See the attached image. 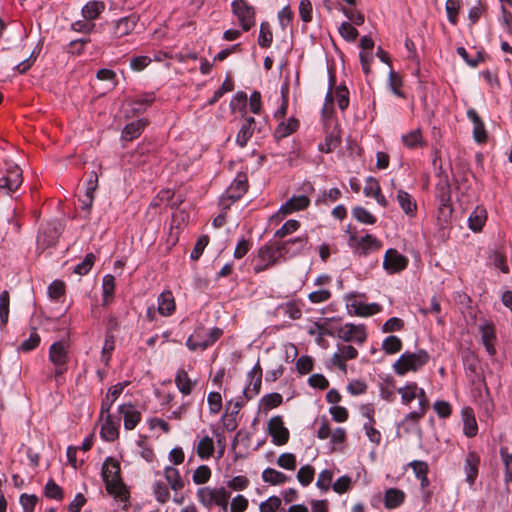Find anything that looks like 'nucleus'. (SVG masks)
I'll use <instances>...</instances> for the list:
<instances>
[{
  "mask_svg": "<svg viewBox=\"0 0 512 512\" xmlns=\"http://www.w3.org/2000/svg\"><path fill=\"white\" fill-rule=\"evenodd\" d=\"M429 360V355L424 350L414 353L406 352L402 354L394 363L393 367L398 375H405L409 371H417Z\"/></svg>",
  "mask_w": 512,
  "mask_h": 512,
  "instance_id": "obj_1",
  "label": "nucleus"
},
{
  "mask_svg": "<svg viewBox=\"0 0 512 512\" xmlns=\"http://www.w3.org/2000/svg\"><path fill=\"white\" fill-rule=\"evenodd\" d=\"M221 335L222 330L220 328L215 327L209 331H206L203 327H198L194 334L189 336L187 339L186 346L191 351H196L198 349L205 350L207 347L217 341Z\"/></svg>",
  "mask_w": 512,
  "mask_h": 512,
  "instance_id": "obj_2",
  "label": "nucleus"
},
{
  "mask_svg": "<svg viewBox=\"0 0 512 512\" xmlns=\"http://www.w3.org/2000/svg\"><path fill=\"white\" fill-rule=\"evenodd\" d=\"M68 344L65 341L55 342L49 349V360L55 366V377L63 375L67 370Z\"/></svg>",
  "mask_w": 512,
  "mask_h": 512,
  "instance_id": "obj_3",
  "label": "nucleus"
},
{
  "mask_svg": "<svg viewBox=\"0 0 512 512\" xmlns=\"http://www.w3.org/2000/svg\"><path fill=\"white\" fill-rule=\"evenodd\" d=\"M232 11L237 17L244 31L250 30L255 24V11L244 0H234L232 3Z\"/></svg>",
  "mask_w": 512,
  "mask_h": 512,
  "instance_id": "obj_4",
  "label": "nucleus"
},
{
  "mask_svg": "<svg viewBox=\"0 0 512 512\" xmlns=\"http://www.w3.org/2000/svg\"><path fill=\"white\" fill-rule=\"evenodd\" d=\"M336 335L345 342H355L359 345L366 340L367 334L364 325H355L347 323L337 329Z\"/></svg>",
  "mask_w": 512,
  "mask_h": 512,
  "instance_id": "obj_5",
  "label": "nucleus"
},
{
  "mask_svg": "<svg viewBox=\"0 0 512 512\" xmlns=\"http://www.w3.org/2000/svg\"><path fill=\"white\" fill-rule=\"evenodd\" d=\"M289 243L290 242L279 243L275 247L264 246L259 250V258L270 267L276 264L280 257L289 254Z\"/></svg>",
  "mask_w": 512,
  "mask_h": 512,
  "instance_id": "obj_6",
  "label": "nucleus"
},
{
  "mask_svg": "<svg viewBox=\"0 0 512 512\" xmlns=\"http://www.w3.org/2000/svg\"><path fill=\"white\" fill-rule=\"evenodd\" d=\"M268 433L272 437V442L277 446H282L289 440V431L284 426L281 416H274L269 420Z\"/></svg>",
  "mask_w": 512,
  "mask_h": 512,
  "instance_id": "obj_7",
  "label": "nucleus"
},
{
  "mask_svg": "<svg viewBox=\"0 0 512 512\" xmlns=\"http://www.w3.org/2000/svg\"><path fill=\"white\" fill-rule=\"evenodd\" d=\"M61 224L59 222H50L44 227L37 237L38 246L42 249L56 244L61 234Z\"/></svg>",
  "mask_w": 512,
  "mask_h": 512,
  "instance_id": "obj_8",
  "label": "nucleus"
},
{
  "mask_svg": "<svg viewBox=\"0 0 512 512\" xmlns=\"http://www.w3.org/2000/svg\"><path fill=\"white\" fill-rule=\"evenodd\" d=\"M337 348V352L333 354L330 361L333 366L345 373L347 371L346 361L357 358L358 351L351 345H338Z\"/></svg>",
  "mask_w": 512,
  "mask_h": 512,
  "instance_id": "obj_9",
  "label": "nucleus"
},
{
  "mask_svg": "<svg viewBox=\"0 0 512 512\" xmlns=\"http://www.w3.org/2000/svg\"><path fill=\"white\" fill-rule=\"evenodd\" d=\"M408 259L395 249L386 251L383 266L389 273H397L406 268Z\"/></svg>",
  "mask_w": 512,
  "mask_h": 512,
  "instance_id": "obj_10",
  "label": "nucleus"
},
{
  "mask_svg": "<svg viewBox=\"0 0 512 512\" xmlns=\"http://www.w3.org/2000/svg\"><path fill=\"white\" fill-rule=\"evenodd\" d=\"M22 182V171L15 165L8 168L6 175L0 178V188L5 189L7 193H12L21 186Z\"/></svg>",
  "mask_w": 512,
  "mask_h": 512,
  "instance_id": "obj_11",
  "label": "nucleus"
},
{
  "mask_svg": "<svg viewBox=\"0 0 512 512\" xmlns=\"http://www.w3.org/2000/svg\"><path fill=\"white\" fill-rule=\"evenodd\" d=\"M138 18L134 15L123 17L115 22L113 37L116 39L129 35L136 27Z\"/></svg>",
  "mask_w": 512,
  "mask_h": 512,
  "instance_id": "obj_12",
  "label": "nucleus"
},
{
  "mask_svg": "<svg viewBox=\"0 0 512 512\" xmlns=\"http://www.w3.org/2000/svg\"><path fill=\"white\" fill-rule=\"evenodd\" d=\"M119 412L124 417V427L127 430H132L141 420V414L135 409L132 404H123L119 407Z\"/></svg>",
  "mask_w": 512,
  "mask_h": 512,
  "instance_id": "obj_13",
  "label": "nucleus"
},
{
  "mask_svg": "<svg viewBox=\"0 0 512 512\" xmlns=\"http://www.w3.org/2000/svg\"><path fill=\"white\" fill-rule=\"evenodd\" d=\"M479 330L481 333L482 343L484 344L487 352L490 355H494L496 352L494 346L496 336L493 324L490 322H484L483 324L480 325Z\"/></svg>",
  "mask_w": 512,
  "mask_h": 512,
  "instance_id": "obj_14",
  "label": "nucleus"
},
{
  "mask_svg": "<svg viewBox=\"0 0 512 512\" xmlns=\"http://www.w3.org/2000/svg\"><path fill=\"white\" fill-rule=\"evenodd\" d=\"M480 464V457L475 452H469L465 459V473H466V481L473 485L477 475H478V467Z\"/></svg>",
  "mask_w": 512,
  "mask_h": 512,
  "instance_id": "obj_15",
  "label": "nucleus"
},
{
  "mask_svg": "<svg viewBox=\"0 0 512 512\" xmlns=\"http://www.w3.org/2000/svg\"><path fill=\"white\" fill-rule=\"evenodd\" d=\"M310 200L305 195L294 196L281 206L279 212L283 215L291 214L295 211L303 210L308 207Z\"/></svg>",
  "mask_w": 512,
  "mask_h": 512,
  "instance_id": "obj_16",
  "label": "nucleus"
},
{
  "mask_svg": "<svg viewBox=\"0 0 512 512\" xmlns=\"http://www.w3.org/2000/svg\"><path fill=\"white\" fill-rule=\"evenodd\" d=\"M249 377L251 379L252 388L247 387L243 390V394L247 400L257 395L261 388L262 383V370L259 365H256L250 372Z\"/></svg>",
  "mask_w": 512,
  "mask_h": 512,
  "instance_id": "obj_17",
  "label": "nucleus"
},
{
  "mask_svg": "<svg viewBox=\"0 0 512 512\" xmlns=\"http://www.w3.org/2000/svg\"><path fill=\"white\" fill-rule=\"evenodd\" d=\"M255 125L256 123L253 117H248L244 120L236 136V143L240 147L243 148L247 145L255 130Z\"/></svg>",
  "mask_w": 512,
  "mask_h": 512,
  "instance_id": "obj_18",
  "label": "nucleus"
},
{
  "mask_svg": "<svg viewBox=\"0 0 512 512\" xmlns=\"http://www.w3.org/2000/svg\"><path fill=\"white\" fill-rule=\"evenodd\" d=\"M147 121L145 119H138L128 123L122 131V139L125 141H132L140 136L145 129Z\"/></svg>",
  "mask_w": 512,
  "mask_h": 512,
  "instance_id": "obj_19",
  "label": "nucleus"
},
{
  "mask_svg": "<svg viewBox=\"0 0 512 512\" xmlns=\"http://www.w3.org/2000/svg\"><path fill=\"white\" fill-rule=\"evenodd\" d=\"M381 247L380 242L370 234L363 236L356 243V252L360 255H366L372 251H376Z\"/></svg>",
  "mask_w": 512,
  "mask_h": 512,
  "instance_id": "obj_20",
  "label": "nucleus"
},
{
  "mask_svg": "<svg viewBox=\"0 0 512 512\" xmlns=\"http://www.w3.org/2000/svg\"><path fill=\"white\" fill-rule=\"evenodd\" d=\"M100 435L105 441L109 442L114 441L115 439L118 438V424L112 419V416L110 414H107L105 417V420L101 427Z\"/></svg>",
  "mask_w": 512,
  "mask_h": 512,
  "instance_id": "obj_21",
  "label": "nucleus"
},
{
  "mask_svg": "<svg viewBox=\"0 0 512 512\" xmlns=\"http://www.w3.org/2000/svg\"><path fill=\"white\" fill-rule=\"evenodd\" d=\"M175 310V301L170 291L162 292L158 297L157 311L163 316L171 315Z\"/></svg>",
  "mask_w": 512,
  "mask_h": 512,
  "instance_id": "obj_22",
  "label": "nucleus"
},
{
  "mask_svg": "<svg viewBox=\"0 0 512 512\" xmlns=\"http://www.w3.org/2000/svg\"><path fill=\"white\" fill-rule=\"evenodd\" d=\"M248 188L247 178L245 175H238L227 190L228 198L239 199Z\"/></svg>",
  "mask_w": 512,
  "mask_h": 512,
  "instance_id": "obj_23",
  "label": "nucleus"
},
{
  "mask_svg": "<svg viewBox=\"0 0 512 512\" xmlns=\"http://www.w3.org/2000/svg\"><path fill=\"white\" fill-rule=\"evenodd\" d=\"M299 127V122L295 118H289L287 122H281L275 129L274 136L277 140L288 137Z\"/></svg>",
  "mask_w": 512,
  "mask_h": 512,
  "instance_id": "obj_24",
  "label": "nucleus"
},
{
  "mask_svg": "<svg viewBox=\"0 0 512 512\" xmlns=\"http://www.w3.org/2000/svg\"><path fill=\"white\" fill-rule=\"evenodd\" d=\"M405 499V494L403 491L390 488L385 492L384 504L388 509H394L400 506Z\"/></svg>",
  "mask_w": 512,
  "mask_h": 512,
  "instance_id": "obj_25",
  "label": "nucleus"
},
{
  "mask_svg": "<svg viewBox=\"0 0 512 512\" xmlns=\"http://www.w3.org/2000/svg\"><path fill=\"white\" fill-rule=\"evenodd\" d=\"M105 9L102 1H90L82 9V15L85 20L92 21L96 19Z\"/></svg>",
  "mask_w": 512,
  "mask_h": 512,
  "instance_id": "obj_26",
  "label": "nucleus"
},
{
  "mask_svg": "<svg viewBox=\"0 0 512 512\" xmlns=\"http://www.w3.org/2000/svg\"><path fill=\"white\" fill-rule=\"evenodd\" d=\"M402 143L409 149H415L425 145L420 129H415L402 136Z\"/></svg>",
  "mask_w": 512,
  "mask_h": 512,
  "instance_id": "obj_27",
  "label": "nucleus"
},
{
  "mask_svg": "<svg viewBox=\"0 0 512 512\" xmlns=\"http://www.w3.org/2000/svg\"><path fill=\"white\" fill-rule=\"evenodd\" d=\"M397 201L402 208V210L409 216H413L416 212L417 205L416 202L412 200V197L400 189L397 192Z\"/></svg>",
  "mask_w": 512,
  "mask_h": 512,
  "instance_id": "obj_28",
  "label": "nucleus"
},
{
  "mask_svg": "<svg viewBox=\"0 0 512 512\" xmlns=\"http://www.w3.org/2000/svg\"><path fill=\"white\" fill-rule=\"evenodd\" d=\"M351 308L354 309V314L361 317H367L378 313L381 307L377 303L366 304L362 302H353Z\"/></svg>",
  "mask_w": 512,
  "mask_h": 512,
  "instance_id": "obj_29",
  "label": "nucleus"
},
{
  "mask_svg": "<svg viewBox=\"0 0 512 512\" xmlns=\"http://www.w3.org/2000/svg\"><path fill=\"white\" fill-rule=\"evenodd\" d=\"M106 490L109 494L113 495L114 497H118L121 500H125L126 497V490L124 487V484L121 480V477H118L116 479H109L105 482Z\"/></svg>",
  "mask_w": 512,
  "mask_h": 512,
  "instance_id": "obj_30",
  "label": "nucleus"
},
{
  "mask_svg": "<svg viewBox=\"0 0 512 512\" xmlns=\"http://www.w3.org/2000/svg\"><path fill=\"white\" fill-rule=\"evenodd\" d=\"M365 416L368 418V422L364 424L366 435L372 443L379 444L381 441V434L374 428L375 420L373 418V411L368 409Z\"/></svg>",
  "mask_w": 512,
  "mask_h": 512,
  "instance_id": "obj_31",
  "label": "nucleus"
},
{
  "mask_svg": "<svg viewBox=\"0 0 512 512\" xmlns=\"http://www.w3.org/2000/svg\"><path fill=\"white\" fill-rule=\"evenodd\" d=\"M463 421H464V434L467 437H474L477 434V423L475 420V417L473 415V412L471 409H465L463 411Z\"/></svg>",
  "mask_w": 512,
  "mask_h": 512,
  "instance_id": "obj_32",
  "label": "nucleus"
},
{
  "mask_svg": "<svg viewBox=\"0 0 512 512\" xmlns=\"http://www.w3.org/2000/svg\"><path fill=\"white\" fill-rule=\"evenodd\" d=\"M409 466L413 469L416 477L421 482V487L425 488L429 485L427 478L428 465L423 461H412Z\"/></svg>",
  "mask_w": 512,
  "mask_h": 512,
  "instance_id": "obj_33",
  "label": "nucleus"
},
{
  "mask_svg": "<svg viewBox=\"0 0 512 512\" xmlns=\"http://www.w3.org/2000/svg\"><path fill=\"white\" fill-rule=\"evenodd\" d=\"M102 476L104 482H106L109 479H116L120 477V466L118 462L114 461L111 458L106 460L102 467Z\"/></svg>",
  "mask_w": 512,
  "mask_h": 512,
  "instance_id": "obj_34",
  "label": "nucleus"
},
{
  "mask_svg": "<svg viewBox=\"0 0 512 512\" xmlns=\"http://www.w3.org/2000/svg\"><path fill=\"white\" fill-rule=\"evenodd\" d=\"M175 383L178 389L185 395H188L192 391L194 383L188 377L186 371L179 370L175 377Z\"/></svg>",
  "mask_w": 512,
  "mask_h": 512,
  "instance_id": "obj_35",
  "label": "nucleus"
},
{
  "mask_svg": "<svg viewBox=\"0 0 512 512\" xmlns=\"http://www.w3.org/2000/svg\"><path fill=\"white\" fill-rule=\"evenodd\" d=\"M469 227L477 232L480 231L486 221V211L482 208H476L469 216Z\"/></svg>",
  "mask_w": 512,
  "mask_h": 512,
  "instance_id": "obj_36",
  "label": "nucleus"
},
{
  "mask_svg": "<svg viewBox=\"0 0 512 512\" xmlns=\"http://www.w3.org/2000/svg\"><path fill=\"white\" fill-rule=\"evenodd\" d=\"M164 474L167 482L174 491H178L183 488V481L181 480L179 471L176 468L166 467Z\"/></svg>",
  "mask_w": 512,
  "mask_h": 512,
  "instance_id": "obj_37",
  "label": "nucleus"
},
{
  "mask_svg": "<svg viewBox=\"0 0 512 512\" xmlns=\"http://www.w3.org/2000/svg\"><path fill=\"white\" fill-rule=\"evenodd\" d=\"M214 452V442L209 436L203 437L197 445V454L200 458L206 459L212 456Z\"/></svg>",
  "mask_w": 512,
  "mask_h": 512,
  "instance_id": "obj_38",
  "label": "nucleus"
},
{
  "mask_svg": "<svg viewBox=\"0 0 512 512\" xmlns=\"http://www.w3.org/2000/svg\"><path fill=\"white\" fill-rule=\"evenodd\" d=\"M262 478L265 482L272 485L282 484L287 480V476L284 473L272 468L265 469L262 473Z\"/></svg>",
  "mask_w": 512,
  "mask_h": 512,
  "instance_id": "obj_39",
  "label": "nucleus"
},
{
  "mask_svg": "<svg viewBox=\"0 0 512 512\" xmlns=\"http://www.w3.org/2000/svg\"><path fill=\"white\" fill-rule=\"evenodd\" d=\"M500 456L505 467L504 482L508 485L512 482V454L507 448H501Z\"/></svg>",
  "mask_w": 512,
  "mask_h": 512,
  "instance_id": "obj_40",
  "label": "nucleus"
},
{
  "mask_svg": "<svg viewBox=\"0 0 512 512\" xmlns=\"http://www.w3.org/2000/svg\"><path fill=\"white\" fill-rule=\"evenodd\" d=\"M91 176L93 177V179L91 178L88 182V187H87L86 193H85L86 200H83V204H84L83 208L84 209L91 208L92 203H93V198H94V192L97 189L98 176L95 172H93Z\"/></svg>",
  "mask_w": 512,
  "mask_h": 512,
  "instance_id": "obj_41",
  "label": "nucleus"
},
{
  "mask_svg": "<svg viewBox=\"0 0 512 512\" xmlns=\"http://www.w3.org/2000/svg\"><path fill=\"white\" fill-rule=\"evenodd\" d=\"M398 393L401 395L402 402L409 404L418 395V386L416 383H409L405 387L399 388Z\"/></svg>",
  "mask_w": 512,
  "mask_h": 512,
  "instance_id": "obj_42",
  "label": "nucleus"
},
{
  "mask_svg": "<svg viewBox=\"0 0 512 512\" xmlns=\"http://www.w3.org/2000/svg\"><path fill=\"white\" fill-rule=\"evenodd\" d=\"M103 296H104V304H108L109 300L112 298L114 289H115V278L111 274H107L103 277Z\"/></svg>",
  "mask_w": 512,
  "mask_h": 512,
  "instance_id": "obj_43",
  "label": "nucleus"
},
{
  "mask_svg": "<svg viewBox=\"0 0 512 512\" xmlns=\"http://www.w3.org/2000/svg\"><path fill=\"white\" fill-rule=\"evenodd\" d=\"M217 488L204 487L198 490L197 496L199 501L206 507L213 505V499L216 495Z\"/></svg>",
  "mask_w": 512,
  "mask_h": 512,
  "instance_id": "obj_44",
  "label": "nucleus"
},
{
  "mask_svg": "<svg viewBox=\"0 0 512 512\" xmlns=\"http://www.w3.org/2000/svg\"><path fill=\"white\" fill-rule=\"evenodd\" d=\"M382 348L386 353L394 354L401 350L402 342L397 336H389L383 341Z\"/></svg>",
  "mask_w": 512,
  "mask_h": 512,
  "instance_id": "obj_45",
  "label": "nucleus"
},
{
  "mask_svg": "<svg viewBox=\"0 0 512 512\" xmlns=\"http://www.w3.org/2000/svg\"><path fill=\"white\" fill-rule=\"evenodd\" d=\"M272 39H273V34L270 30L269 24L262 23L260 26L258 44L263 48H267L271 45Z\"/></svg>",
  "mask_w": 512,
  "mask_h": 512,
  "instance_id": "obj_46",
  "label": "nucleus"
},
{
  "mask_svg": "<svg viewBox=\"0 0 512 512\" xmlns=\"http://www.w3.org/2000/svg\"><path fill=\"white\" fill-rule=\"evenodd\" d=\"M10 297L8 291H2L0 294V320L2 324H6L9 317Z\"/></svg>",
  "mask_w": 512,
  "mask_h": 512,
  "instance_id": "obj_47",
  "label": "nucleus"
},
{
  "mask_svg": "<svg viewBox=\"0 0 512 512\" xmlns=\"http://www.w3.org/2000/svg\"><path fill=\"white\" fill-rule=\"evenodd\" d=\"M352 213L353 216L361 223L372 225L376 222V218L363 207H355Z\"/></svg>",
  "mask_w": 512,
  "mask_h": 512,
  "instance_id": "obj_48",
  "label": "nucleus"
},
{
  "mask_svg": "<svg viewBox=\"0 0 512 512\" xmlns=\"http://www.w3.org/2000/svg\"><path fill=\"white\" fill-rule=\"evenodd\" d=\"M314 478V468L310 465L303 466L299 469L297 473L298 481L303 485H309Z\"/></svg>",
  "mask_w": 512,
  "mask_h": 512,
  "instance_id": "obj_49",
  "label": "nucleus"
},
{
  "mask_svg": "<svg viewBox=\"0 0 512 512\" xmlns=\"http://www.w3.org/2000/svg\"><path fill=\"white\" fill-rule=\"evenodd\" d=\"M229 498L230 492H228L224 487L217 488L216 495L213 499V504L220 506L222 510L226 512L228 510Z\"/></svg>",
  "mask_w": 512,
  "mask_h": 512,
  "instance_id": "obj_50",
  "label": "nucleus"
},
{
  "mask_svg": "<svg viewBox=\"0 0 512 512\" xmlns=\"http://www.w3.org/2000/svg\"><path fill=\"white\" fill-rule=\"evenodd\" d=\"M45 496L51 499L61 500L63 498V490L53 480H49L45 486Z\"/></svg>",
  "mask_w": 512,
  "mask_h": 512,
  "instance_id": "obj_51",
  "label": "nucleus"
},
{
  "mask_svg": "<svg viewBox=\"0 0 512 512\" xmlns=\"http://www.w3.org/2000/svg\"><path fill=\"white\" fill-rule=\"evenodd\" d=\"M340 144V138L337 135L330 134L326 136L325 142L319 144V150L321 152L330 153L335 150Z\"/></svg>",
  "mask_w": 512,
  "mask_h": 512,
  "instance_id": "obj_52",
  "label": "nucleus"
},
{
  "mask_svg": "<svg viewBox=\"0 0 512 512\" xmlns=\"http://www.w3.org/2000/svg\"><path fill=\"white\" fill-rule=\"evenodd\" d=\"M94 261H95V255L93 253H88L85 256L84 260L75 267L74 272L79 275L87 274L90 271V269L92 268Z\"/></svg>",
  "mask_w": 512,
  "mask_h": 512,
  "instance_id": "obj_53",
  "label": "nucleus"
},
{
  "mask_svg": "<svg viewBox=\"0 0 512 512\" xmlns=\"http://www.w3.org/2000/svg\"><path fill=\"white\" fill-rule=\"evenodd\" d=\"M155 498L160 503H165L170 497V492L167 485L163 482H157L153 488Z\"/></svg>",
  "mask_w": 512,
  "mask_h": 512,
  "instance_id": "obj_54",
  "label": "nucleus"
},
{
  "mask_svg": "<svg viewBox=\"0 0 512 512\" xmlns=\"http://www.w3.org/2000/svg\"><path fill=\"white\" fill-rule=\"evenodd\" d=\"M211 476L210 468L206 465L199 466L194 474H193V481L196 484H204L206 483Z\"/></svg>",
  "mask_w": 512,
  "mask_h": 512,
  "instance_id": "obj_55",
  "label": "nucleus"
},
{
  "mask_svg": "<svg viewBox=\"0 0 512 512\" xmlns=\"http://www.w3.org/2000/svg\"><path fill=\"white\" fill-rule=\"evenodd\" d=\"M277 464L288 470H294L296 468V457L292 453H283L277 459Z\"/></svg>",
  "mask_w": 512,
  "mask_h": 512,
  "instance_id": "obj_56",
  "label": "nucleus"
},
{
  "mask_svg": "<svg viewBox=\"0 0 512 512\" xmlns=\"http://www.w3.org/2000/svg\"><path fill=\"white\" fill-rule=\"evenodd\" d=\"M261 402L265 410H270L282 403V396L278 393L267 394L262 398Z\"/></svg>",
  "mask_w": 512,
  "mask_h": 512,
  "instance_id": "obj_57",
  "label": "nucleus"
},
{
  "mask_svg": "<svg viewBox=\"0 0 512 512\" xmlns=\"http://www.w3.org/2000/svg\"><path fill=\"white\" fill-rule=\"evenodd\" d=\"M281 505V499L271 496L259 505L260 512H275Z\"/></svg>",
  "mask_w": 512,
  "mask_h": 512,
  "instance_id": "obj_58",
  "label": "nucleus"
},
{
  "mask_svg": "<svg viewBox=\"0 0 512 512\" xmlns=\"http://www.w3.org/2000/svg\"><path fill=\"white\" fill-rule=\"evenodd\" d=\"M38 502V497L34 494H22L20 496V504L24 512H33Z\"/></svg>",
  "mask_w": 512,
  "mask_h": 512,
  "instance_id": "obj_59",
  "label": "nucleus"
},
{
  "mask_svg": "<svg viewBox=\"0 0 512 512\" xmlns=\"http://www.w3.org/2000/svg\"><path fill=\"white\" fill-rule=\"evenodd\" d=\"M210 412L217 414L222 408V397L218 392H210L207 397Z\"/></svg>",
  "mask_w": 512,
  "mask_h": 512,
  "instance_id": "obj_60",
  "label": "nucleus"
},
{
  "mask_svg": "<svg viewBox=\"0 0 512 512\" xmlns=\"http://www.w3.org/2000/svg\"><path fill=\"white\" fill-rule=\"evenodd\" d=\"M208 243H209V237L207 235L201 236L197 240V242L191 252V255H190L191 259L198 260L200 258V256L202 255L204 249L208 245Z\"/></svg>",
  "mask_w": 512,
  "mask_h": 512,
  "instance_id": "obj_61",
  "label": "nucleus"
},
{
  "mask_svg": "<svg viewBox=\"0 0 512 512\" xmlns=\"http://www.w3.org/2000/svg\"><path fill=\"white\" fill-rule=\"evenodd\" d=\"M300 226V223L297 220H288L283 224V226L275 233L276 237L283 238L288 234L296 231Z\"/></svg>",
  "mask_w": 512,
  "mask_h": 512,
  "instance_id": "obj_62",
  "label": "nucleus"
},
{
  "mask_svg": "<svg viewBox=\"0 0 512 512\" xmlns=\"http://www.w3.org/2000/svg\"><path fill=\"white\" fill-rule=\"evenodd\" d=\"M339 33L348 41H354L358 36V31L350 23L343 22L339 27Z\"/></svg>",
  "mask_w": 512,
  "mask_h": 512,
  "instance_id": "obj_63",
  "label": "nucleus"
},
{
  "mask_svg": "<svg viewBox=\"0 0 512 512\" xmlns=\"http://www.w3.org/2000/svg\"><path fill=\"white\" fill-rule=\"evenodd\" d=\"M248 507V500L243 495H237L232 499L230 512H244Z\"/></svg>",
  "mask_w": 512,
  "mask_h": 512,
  "instance_id": "obj_64",
  "label": "nucleus"
}]
</instances>
